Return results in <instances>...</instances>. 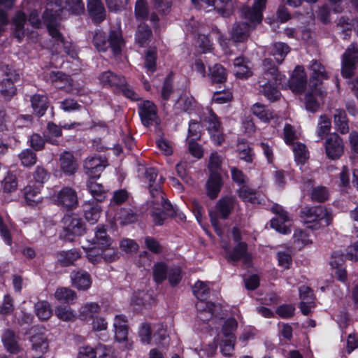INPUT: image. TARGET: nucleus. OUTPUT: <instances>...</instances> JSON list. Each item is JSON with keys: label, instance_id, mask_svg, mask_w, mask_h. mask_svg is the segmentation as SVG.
Listing matches in <instances>:
<instances>
[{"label": "nucleus", "instance_id": "nucleus-41", "mask_svg": "<svg viewBox=\"0 0 358 358\" xmlns=\"http://www.w3.org/2000/svg\"><path fill=\"white\" fill-rule=\"evenodd\" d=\"M3 343L6 350L10 353H17L20 348L15 334L10 330H6L2 336Z\"/></svg>", "mask_w": 358, "mask_h": 358}, {"label": "nucleus", "instance_id": "nucleus-6", "mask_svg": "<svg viewBox=\"0 0 358 358\" xmlns=\"http://www.w3.org/2000/svg\"><path fill=\"white\" fill-rule=\"evenodd\" d=\"M63 238L66 241H73L76 236H81L85 231V225L82 220L75 214L66 215L63 218Z\"/></svg>", "mask_w": 358, "mask_h": 358}, {"label": "nucleus", "instance_id": "nucleus-2", "mask_svg": "<svg viewBox=\"0 0 358 358\" xmlns=\"http://www.w3.org/2000/svg\"><path fill=\"white\" fill-rule=\"evenodd\" d=\"M300 217L308 227L313 230L320 229L322 221L325 226H329L334 220L332 210L324 206H304L300 212Z\"/></svg>", "mask_w": 358, "mask_h": 358}, {"label": "nucleus", "instance_id": "nucleus-39", "mask_svg": "<svg viewBox=\"0 0 358 358\" xmlns=\"http://www.w3.org/2000/svg\"><path fill=\"white\" fill-rule=\"evenodd\" d=\"M80 257V254L76 250L61 251L57 254V261L62 266H69L73 264Z\"/></svg>", "mask_w": 358, "mask_h": 358}, {"label": "nucleus", "instance_id": "nucleus-51", "mask_svg": "<svg viewBox=\"0 0 358 358\" xmlns=\"http://www.w3.org/2000/svg\"><path fill=\"white\" fill-rule=\"evenodd\" d=\"M55 315L61 320L65 322L74 321L76 318V315L74 311L68 306H59L56 307Z\"/></svg>", "mask_w": 358, "mask_h": 358}, {"label": "nucleus", "instance_id": "nucleus-35", "mask_svg": "<svg viewBox=\"0 0 358 358\" xmlns=\"http://www.w3.org/2000/svg\"><path fill=\"white\" fill-rule=\"evenodd\" d=\"M310 69L312 71L311 80L315 81L313 85L315 86L318 83H321L323 80H327L329 77L325 67L316 60L312 62Z\"/></svg>", "mask_w": 358, "mask_h": 358}, {"label": "nucleus", "instance_id": "nucleus-17", "mask_svg": "<svg viewBox=\"0 0 358 358\" xmlns=\"http://www.w3.org/2000/svg\"><path fill=\"white\" fill-rule=\"evenodd\" d=\"M266 0H255L252 8L246 7L242 10L244 17L250 23H260L262 20V12L266 7Z\"/></svg>", "mask_w": 358, "mask_h": 358}, {"label": "nucleus", "instance_id": "nucleus-9", "mask_svg": "<svg viewBox=\"0 0 358 358\" xmlns=\"http://www.w3.org/2000/svg\"><path fill=\"white\" fill-rule=\"evenodd\" d=\"M237 324L234 318H229L223 324L222 332L224 338L222 340L221 350L224 355H229L234 350L236 341L234 331Z\"/></svg>", "mask_w": 358, "mask_h": 358}, {"label": "nucleus", "instance_id": "nucleus-22", "mask_svg": "<svg viewBox=\"0 0 358 358\" xmlns=\"http://www.w3.org/2000/svg\"><path fill=\"white\" fill-rule=\"evenodd\" d=\"M299 296L301 300L300 303V308L302 313L308 315L312 308L314 307V296L313 290L307 286H301L299 288Z\"/></svg>", "mask_w": 358, "mask_h": 358}, {"label": "nucleus", "instance_id": "nucleus-20", "mask_svg": "<svg viewBox=\"0 0 358 358\" xmlns=\"http://www.w3.org/2000/svg\"><path fill=\"white\" fill-rule=\"evenodd\" d=\"M47 79L58 89L71 90L72 79L61 71H51L47 74Z\"/></svg>", "mask_w": 358, "mask_h": 358}, {"label": "nucleus", "instance_id": "nucleus-47", "mask_svg": "<svg viewBox=\"0 0 358 358\" xmlns=\"http://www.w3.org/2000/svg\"><path fill=\"white\" fill-rule=\"evenodd\" d=\"M169 269L167 266L164 262H157L154 264L152 268L153 279L157 284L162 283L164 281L167 276Z\"/></svg>", "mask_w": 358, "mask_h": 358}, {"label": "nucleus", "instance_id": "nucleus-37", "mask_svg": "<svg viewBox=\"0 0 358 358\" xmlns=\"http://www.w3.org/2000/svg\"><path fill=\"white\" fill-rule=\"evenodd\" d=\"M32 349L38 354H44L48 349V340L43 333H37L31 338Z\"/></svg>", "mask_w": 358, "mask_h": 358}, {"label": "nucleus", "instance_id": "nucleus-63", "mask_svg": "<svg viewBox=\"0 0 358 358\" xmlns=\"http://www.w3.org/2000/svg\"><path fill=\"white\" fill-rule=\"evenodd\" d=\"M157 50L150 48L145 55V67L148 72L153 73L156 70Z\"/></svg>", "mask_w": 358, "mask_h": 358}, {"label": "nucleus", "instance_id": "nucleus-4", "mask_svg": "<svg viewBox=\"0 0 358 358\" xmlns=\"http://www.w3.org/2000/svg\"><path fill=\"white\" fill-rule=\"evenodd\" d=\"M92 244L97 245L101 252L102 259L111 262L119 258V254L116 248L112 247V240L107 235L106 229L103 226H98L94 234V237L89 241Z\"/></svg>", "mask_w": 358, "mask_h": 358}, {"label": "nucleus", "instance_id": "nucleus-52", "mask_svg": "<svg viewBox=\"0 0 358 358\" xmlns=\"http://www.w3.org/2000/svg\"><path fill=\"white\" fill-rule=\"evenodd\" d=\"M343 263V260L342 258L337 259L336 257H332L330 265L334 270L335 275L337 276L338 279L344 282L347 278V272Z\"/></svg>", "mask_w": 358, "mask_h": 358}, {"label": "nucleus", "instance_id": "nucleus-58", "mask_svg": "<svg viewBox=\"0 0 358 358\" xmlns=\"http://www.w3.org/2000/svg\"><path fill=\"white\" fill-rule=\"evenodd\" d=\"M115 219L121 224H127L134 222L137 220V216L131 209L123 208L115 215Z\"/></svg>", "mask_w": 358, "mask_h": 358}, {"label": "nucleus", "instance_id": "nucleus-29", "mask_svg": "<svg viewBox=\"0 0 358 358\" xmlns=\"http://www.w3.org/2000/svg\"><path fill=\"white\" fill-rule=\"evenodd\" d=\"M30 101L34 113L38 117L43 116L49 106L48 96L45 94H34Z\"/></svg>", "mask_w": 358, "mask_h": 358}, {"label": "nucleus", "instance_id": "nucleus-21", "mask_svg": "<svg viewBox=\"0 0 358 358\" xmlns=\"http://www.w3.org/2000/svg\"><path fill=\"white\" fill-rule=\"evenodd\" d=\"M59 166L62 172L67 176L76 173L78 166L73 155L65 151L59 156Z\"/></svg>", "mask_w": 358, "mask_h": 358}, {"label": "nucleus", "instance_id": "nucleus-3", "mask_svg": "<svg viewBox=\"0 0 358 358\" xmlns=\"http://www.w3.org/2000/svg\"><path fill=\"white\" fill-rule=\"evenodd\" d=\"M93 43L96 48L100 52H105L110 47L114 55L120 54L124 45L120 30L110 31L108 38L104 32H96Z\"/></svg>", "mask_w": 358, "mask_h": 358}, {"label": "nucleus", "instance_id": "nucleus-18", "mask_svg": "<svg viewBox=\"0 0 358 358\" xmlns=\"http://www.w3.org/2000/svg\"><path fill=\"white\" fill-rule=\"evenodd\" d=\"M162 198H161L159 195H156L155 197H152L155 199L153 203H160L164 209V210L154 212L152 215L155 224L157 225H162L164 220L166 218V216L173 214L171 204L164 199L162 192Z\"/></svg>", "mask_w": 358, "mask_h": 358}, {"label": "nucleus", "instance_id": "nucleus-42", "mask_svg": "<svg viewBox=\"0 0 358 358\" xmlns=\"http://www.w3.org/2000/svg\"><path fill=\"white\" fill-rule=\"evenodd\" d=\"M26 22V15L20 11L16 13L13 19L15 36L20 41L24 35V25Z\"/></svg>", "mask_w": 358, "mask_h": 358}, {"label": "nucleus", "instance_id": "nucleus-61", "mask_svg": "<svg viewBox=\"0 0 358 358\" xmlns=\"http://www.w3.org/2000/svg\"><path fill=\"white\" fill-rule=\"evenodd\" d=\"M262 87L260 92L270 101H274L278 100L280 96V92L276 87L273 86L270 83L260 85Z\"/></svg>", "mask_w": 358, "mask_h": 358}, {"label": "nucleus", "instance_id": "nucleus-43", "mask_svg": "<svg viewBox=\"0 0 358 358\" xmlns=\"http://www.w3.org/2000/svg\"><path fill=\"white\" fill-rule=\"evenodd\" d=\"M90 178L87 181V188L93 198L99 201H101L105 198V189L101 183H98Z\"/></svg>", "mask_w": 358, "mask_h": 358}, {"label": "nucleus", "instance_id": "nucleus-12", "mask_svg": "<svg viewBox=\"0 0 358 358\" xmlns=\"http://www.w3.org/2000/svg\"><path fill=\"white\" fill-rule=\"evenodd\" d=\"M226 252V258L229 262H237L243 260L246 266L251 264V256L248 252V245L244 242H239L236 247L231 249L228 246L224 247Z\"/></svg>", "mask_w": 358, "mask_h": 358}, {"label": "nucleus", "instance_id": "nucleus-64", "mask_svg": "<svg viewBox=\"0 0 358 358\" xmlns=\"http://www.w3.org/2000/svg\"><path fill=\"white\" fill-rule=\"evenodd\" d=\"M32 176L34 181L42 187L43 184L49 180L50 173L44 167L37 166L34 171Z\"/></svg>", "mask_w": 358, "mask_h": 358}, {"label": "nucleus", "instance_id": "nucleus-26", "mask_svg": "<svg viewBox=\"0 0 358 358\" xmlns=\"http://www.w3.org/2000/svg\"><path fill=\"white\" fill-rule=\"evenodd\" d=\"M222 186V177L219 173H211L206 182L207 195L212 199H215Z\"/></svg>", "mask_w": 358, "mask_h": 358}, {"label": "nucleus", "instance_id": "nucleus-7", "mask_svg": "<svg viewBox=\"0 0 358 358\" xmlns=\"http://www.w3.org/2000/svg\"><path fill=\"white\" fill-rule=\"evenodd\" d=\"M107 158L100 155L87 157L83 162L85 173L91 179H98L101 173L108 166Z\"/></svg>", "mask_w": 358, "mask_h": 358}, {"label": "nucleus", "instance_id": "nucleus-15", "mask_svg": "<svg viewBox=\"0 0 358 358\" xmlns=\"http://www.w3.org/2000/svg\"><path fill=\"white\" fill-rule=\"evenodd\" d=\"M139 115L143 124L148 127L157 123V108L155 104L148 100L144 101L138 106Z\"/></svg>", "mask_w": 358, "mask_h": 358}, {"label": "nucleus", "instance_id": "nucleus-31", "mask_svg": "<svg viewBox=\"0 0 358 358\" xmlns=\"http://www.w3.org/2000/svg\"><path fill=\"white\" fill-rule=\"evenodd\" d=\"M323 96V92L320 88L315 87L311 89L310 92H308L305 96V106L306 110L310 112H316L320 106L316 96Z\"/></svg>", "mask_w": 358, "mask_h": 358}, {"label": "nucleus", "instance_id": "nucleus-55", "mask_svg": "<svg viewBox=\"0 0 358 358\" xmlns=\"http://www.w3.org/2000/svg\"><path fill=\"white\" fill-rule=\"evenodd\" d=\"M238 152L241 159H243L248 163H251L252 162L255 155L252 149L248 144L242 141H238Z\"/></svg>", "mask_w": 358, "mask_h": 358}, {"label": "nucleus", "instance_id": "nucleus-25", "mask_svg": "<svg viewBox=\"0 0 358 358\" xmlns=\"http://www.w3.org/2000/svg\"><path fill=\"white\" fill-rule=\"evenodd\" d=\"M71 278L73 285L80 290H87L92 285L90 275L86 271H73Z\"/></svg>", "mask_w": 358, "mask_h": 358}, {"label": "nucleus", "instance_id": "nucleus-54", "mask_svg": "<svg viewBox=\"0 0 358 358\" xmlns=\"http://www.w3.org/2000/svg\"><path fill=\"white\" fill-rule=\"evenodd\" d=\"M295 161L298 164H304L309 157V152L304 144L297 143L293 146Z\"/></svg>", "mask_w": 358, "mask_h": 358}, {"label": "nucleus", "instance_id": "nucleus-16", "mask_svg": "<svg viewBox=\"0 0 358 358\" xmlns=\"http://www.w3.org/2000/svg\"><path fill=\"white\" fill-rule=\"evenodd\" d=\"M307 77L305 69L301 66H297L294 69L289 81L290 90L296 94H301L306 86Z\"/></svg>", "mask_w": 358, "mask_h": 358}, {"label": "nucleus", "instance_id": "nucleus-34", "mask_svg": "<svg viewBox=\"0 0 358 358\" xmlns=\"http://www.w3.org/2000/svg\"><path fill=\"white\" fill-rule=\"evenodd\" d=\"M251 25L246 22L236 24L231 31V37L234 42H243L248 36Z\"/></svg>", "mask_w": 358, "mask_h": 358}, {"label": "nucleus", "instance_id": "nucleus-24", "mask_svg": "<svg viewBox=\"0 0 358 358\" xmlns=\"http://www.w3.org/2000/svg\"><path fill=\"white\" fill-rule=\"evenodd\" d=\"M87 10L96 22H101L106 18V10L101 0H87Z\"/></svg>", "mask_w": 358, "mask_h": 358}, {"label": "nucleus", "instance_id": "nucleus-33", "mask_svg": "<svg viewBox=\"0 0 358 358\" xmlns=\"http://www.w3.org/2000/svg\"><path fill=\"white\" fill-rule=\"evenodd\" d=\"M199 300L196 304V310L200 312L199 317L203 321L208 320L214 315L217 306L213 303L206 301V300Z\"/></svg>", "mask_w": 358, "mask_h": 358}, {"label": "nucleus", "instance_id": "nucleus-59", "mask_svg": "<svg viewBox=\"0 0 358 358\" xmlns=\"http://www.w3.org/2000/svg\"><path fill=\"white\" fill-rule=\"evenodd\" d=\"M331 128V120L326 115H321L319 119L317 131L320 139H322L330 132Z\"/></svg>", "mask_w": 358, "mask_h": 358}, {"label": "nucleus", "instance_id": "nucleus-50", "mask_svg": "<svg viewBox=\"0 0 358 358\" xmlns=\"http://www.w3.org/2000/svg\"><path fill=\"white\" fill-rule=\"evenodd\" d=\"M289 52V47L284 43H275L273 45L271 54L276 62L280 64Z\"/></svg>", "mask_w": 358, "mask_h": 358}, {"label": "nucleus", "instance_id": "nucleus-49", "mask_svg": "<svg viewBox=\"0 0 358 358\" xmlns=\"http://www.w3.org/2000/svg\"><path fill=\"white\" fill-rule=\"evenodd\" d=\"M55 299L59 301L70 303L76 299V293L68 287H59L55 293Z\"/></svg>", "mask_w": 358, "mask_h": 358}, {"label": "nucleus", "instance_id": "nucleus-27", "mask_svg": "<svg viewBox=\"0 0 358 358\" xmlns=\"http://www.w3.org/2000/svg\"><path fill=\"white\" fill-rule=\"evenodd\" d=\"M24 195L27 205L34 207L42 202L41 186L28 185L24 188Z\"/></svg>", "mask_w": 358, "mask_h": 358}, {"label": "nucleus", "instance_id": "nucleus-57", "mask_svg": "<svg viewBox=\"0 0 358 358\" xmlns=\"http://www.w3.org/2000/svg\"><path fill=\"white\" fill-rule=\"evenodd\" d=\"M1 185L4 192L10 193L15 192L17 187L16 176L11 172H8L1 182Z\"/></svg>", "mask_w": 358, "mask_h": 358}, {"label": "nucleus", "instance_id": "nucleus-46", "mask_svg": "<svg viewBox=\"0 0 358 358\" xmlns=\"http://www.w3.org/2000/svg\"><path fill=\"white\" fill-rule=\"evenodd\" d=\"M151 36V29L147 24L143 23L138 25L136 33V41L141 46L145 45L150 41Z\"/></svg>", "mask_w": 358, "mask_h": 358}, {"label": "nucleus", "instance_id": "nucleus-48", "mask_svg": "<svg viewBox=\"0 0 358 358\" xmlns=\"http://www.w3.org/2000/svg\"><path fill=\"white\" fill-rule=\"evenodd\" d=\"M35 313L41 320H47L52 315L50 303L46 301H40L35 304Z\"/></svg>", "mask_w": 358, "mask_h": 358}, {"label": "nucleus", "instance_id": "nucleus-11", "mask_svg": "<svg viewBox=\"0 0 358 358\" xmlns=\"http://www.w3.org/2000/svg\"><path fill=\"white\" fill-rule=\"evenodd\" d=\"M206 127L210 135L211 141L215 145H220L224 141V135L221 123L216 114L212 110H209L208 116L205 119Z\"/></svg>", "mask_w": 358, "mask_h": 358}, {"label": "nucleus", "instance_id": "nucleus-60", "mask_svg": "<svg viewBox=\"0 0 358 358\" xmlns=\"http://www.w3.org/2000/svg\"><path fill=\"white\" fill-rule=\"evenodd\" d=\"M310 197L313 201L323 203L329 199V193L327 187L318 186L313 189Z\"/></svg>", "mask_w": 358, "mask_h": 358}, {"label": "nucleus", "instance_id": "nucleus-32", "mask_svg": "<svg viewBox=\"0 0 358 358\" xmlns=\"http://www.w3.org/2000/svg\"><path fill=\"white\" fill-rule=\"evenodd\" d=\"M252 113L263 122L268 123L275 117L273 111L268 109L265 105L256 103L251 108Z\"/></svg>", "mask_w": 358, "mask_h": 358}, {"label": "nucleus", "instance_id": "nucleus-19", "mask_svg": "<svg viewBox=\"0 0 358 358\" xmlns=\"http://www.w3.org/2000/svg\"><path fill=\"white\" fill-rule=\"evenodd\" d=\"M58 202L68 209H72L78 206V196L75 189L70 187L62 188L57 195Z\"/></svg>", "mask_w": 358, "mask_h": 358}, {"label": "nucleus", "instance_id": "nucleus-28", "mask_svg": "<svg viewBox=\"0 0 358 358\" xmlns=\"http://www.w3.org/2000/svg\"><path fill=\"white\" fill-rule=\"evenodd\" d=\"M99 79L103 86L114 87L117 90L119 87L124 85L125 78L108 71L102 73L99 76Z\"/></svg>", "mask_w": 358, "mask_h": 358}, {"label": "nucleus", "instance_id": "nucleus-1", "mask_svg": "<svg viewBox=\"0 0 358 358\" xmlns=\"http://www.w3.org/2000/svg\"><path fill=\"white\" fill-rule=\"evenodd\" d=\"M64 9L69 12L79 15L85 10L83 0H66L63 6L59 0H49L47 8L43 15V19L46 23L49 34L54 39L55 43L61 45L65 52L72 58L77 57V50L71 44L64 39L58 29L57 21L60 17V12Z\"/></svg>", "mask_w": 358, "mask_h": 358}, {"label": "nucleus", "instance_id": "nucleus-38", "mask_svg": "<svg viewBox=\"0 0 358 358\" xmlns=\"http://www.w3.org/2000/svg\"><path fill=\"white\" fill-rule=\"evenodd\" d=\"M83 210L85 218L88 222L93 224L98 221L101 213V207L98 203H85Z\"/></svg>", "mask_w": 358, "mask_h": 358}, {"label": "nucleus", "instance_id": "nucleus-10", "mask_svg": "<svg viewBox=\"0 0 358 358\" xmlns=\"http://www.w3.org/2000/svg\"><path fill=\"white\" fill-rule=\"evenodd\" d=\"M271 211L277 215L276 217L271 220V227L282 234L289 233L290 219L287 211L278 204H274L271 208Z\"/></svg>", "mask_w": 358, "mask_h": 358}, {"label": "nucleus", "instance_id": "nucleus-14", "mask_svg": "<svg viewBox=\"0 0 358 358\" xmlns=\"http://www.w3.org/2000/svg\"><path fill=\"white\" fill-rule=\"evenodd\" d=\"M127 319L124 315H116L114 320L113 327L115 340L118 342H125V348L130 350L132 348L133 343L127 339Z\"/></svg>", "mask_w": 358, "mask_h": 358}, {"label": "nucleus", "instance_id": "nucleus-8", "mask_svg": "<svg viewBox=\"0 0 358 358\" xmlns=\"http://www.w3.org/2000/svg\"><path fill=\"white\" fill-rule=\"evenodd\" d=\"M358 66V48L351 44L342 56L341 73L344 78H350Z\"/></svg>", "mask_w": 358, "mask_h": 358}, {"label": "nucleus", "instance_id": "nucleus-13", "mask_svg": "<svg viewBox=\"0 0 358 358\" xmlns=\"http://www.w3.org/2000/svg\"><path fill=\"white\" fill-rule=\"evenodd\" d=\"M327 156L331 159H339L344 152L343 139L336 133L331 134L324 143Z\"/></svg>", "mask_w": 358, "mask_h": 358}, {"label": "nucleus", "instance_id": "nucleus-53", "mask_svg": "<svg viewBox=\"0 0 358 358\" xmlns=\"http://www.w3.org/2000/svg\"><path fill=\"white\" fill-rule=\"evenodd\" d=\"M62 134V128L55 124L54 122H50L47 124V130L44 133V137L47 142L51 144H57L56 140H52L51 137H59Z\"/></svg>", "mask_w": 358, "mask_h": 358}, {"label": "nucleus", "instance_id": "nucleus-62", "mask_svg": "<svg viewBox=\"0 0 358 358\" xmlns=\"http://www.w3.org/2000/svg\"><path fill=\"white\" fill-rule=\"evenodd\" d=\"M210 289L207 283L198 281L193 287V293L198 299L206 300L209 296Z\"/></svg>", "mask_w": 358, "mask_h": 358}, {"label": "nucleus", "instance_id": "nucleus-56", "mask_svg": "<svg viewBox=\"0 0 358 358\" xmlns=\"http://www.w3.org/2000/svg\"><path fill=\"white\" fill-rule=\"evenodd\" d=\"M18 158L21 164L25 167L32 166L37 162V157L36 153L29 149L22 150L18 155Z\"/></svg>", "mask_w": 358, "mask_h": 358}, {"label": "nucleus", "instance_id": "nucleus-36", "mask_svg": "<svg viewBox=\"0 0 358 358\" xmlns=\"http://www.w3.org/2000/svg\"><path fill=\"white\" fill-rule=\"evenodd\" d=\"M145 176L149 181V189L152 197L159 195L162 197V191L159 182H156L157 172L155 168H149L145 171Z\"/></svg>", "mask_w": 358, "mask_h": 358}, {"label": "nucleus", "instance_id": "nucleus-23", "mask_svg": "<svg viewBox=\"0 0 358 358\" xmlns=\"http://www.w3.org/2000/svg\"><path fill=\"white\" fill-rule=\"evenodd\" d=\"M236 204V199L233 196L222 197L216 203V211L223 219H226L231 214Z\"/></svg>", "mask_w": 358, "mask_h": 358}, {"label": "nucleus", "instance_id": "nucleus-45", "mask_svg": "<svg viewBox=\"0 0 358 358\" xmlns=\"http://www.w3.org/2000/svg\"><path fill=\"white\" fill-rule=\"evenodd\" d=\"M100 310V306L94 302L87 303L82 306L79 310V315L81 320H86L93 317Z\"/></svg>", "mask_w": 358, "mask_h": 358}, {"label": "nucleus", "instance_id": "nucleus-44", "mask_svg": "<svg viewBox=\"0 0 358 358\" xmlns=\"http://www.w3.org/2000/svg\"><path fill=\"white\" fill-rule=\"evenodd\" d=\"M208 76L213 83H222L227 80L226 69L219 64H216L213 67L209 68Z\"/></svg>", "mask_w": 358, "mask_h": 358}, {"label": "nucleus", "instance_id": "nucleus-5", "mask_svg": "<svg viewBox=\"0 0 358 358\" xmlns=\"http://www.w3.org/2000/svg\"><path fill=\"white\" fill-rule=\"evenodd\" d=\"M19 76L8 64H2L0 66V93L5 98H10L15 94L14 83Z\"/></svg>", "mask_w": 358, "mask_h": 358}, {"label": "nucleus", "instance_id": "nucleus-30", "mask_svg": "<svg viewBox=\"0 0 358 358\" xmlns=\"http://www.w3.org/2000/svg\"><path fill=\"white\" fill-rule=\"evenodd\" d=\"M263 66L266 75L270 76L275 81L276 85H281L282 81L285 80V76L278 71L271 58L265 59L263 61Z\"/></svg>", "mask_w": 358, "mask_h": 358}, {"label": "nucleus", "instance_id": "nucleus-40", "mask_svg": "<svg viewBox=\"0 0 358 358\" xmlns=\"http://www.w3.org/2000/svg\"><path fill=\"white\" fill-rule=\"evenodd\" d=\"M334 122L336 129L343 134L349 131L348 121L345 111L341 109L335 110Z\"/></svg>", "mask_w": 358, "mask_h": 358}]
</instances>
